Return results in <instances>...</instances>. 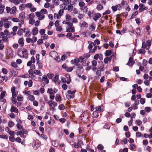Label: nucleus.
Listing matches in <instances>:
<instances>
[{
  "label": "nucleus",
  "mask_w": 152,
  "mask_h": 152,
  "mask_svg": "<svg viewBox=\"0 0 152 152\" xmlns=\"http://www.w3.org/2000/svg\"><path fill=\"white\" fill-rule=\"evenodd\" d=\"M15 87L14 86H12L11 89V91L12 93V97L13 98H15L18 94V92L15 91Z\"/></svg>",
  "instance_id": "3"
},
{
  "label": "nucleus",
  "mask_w": 152,
  "mask_h": 152,
  "mask_svg": "<svg viewBox=\"0 0 152 152\" xmlns=\"http://www.w3.org/2000/svg\"><path fill=\"white\" fill-rule=\"evenodd\" d=\"M53 76L54 75L53 74L48 73L47 74V76H48V78L50 79H52L53 77Z\"/></svg>",
  "instance_id": "48"
},
{
  "label": "nucleus",
  "mask_w": 152,
  "mask_h": 152,
  "mask_svg": "<svg viewBox=\"0 0 152 152\" xmlns=\"http://www.w3.org/2000/svg\"><path fill=\"white\" fill-rule=\"evenodd\" d=\"M73 9V6L72 5L70 4L68 6L67 10L69 11H71Z\"/></svg>",
  "instance_id": "46"
},
{
  "label": "nucleus",
  "mask_w": 152,
  "mask_h": 152,
  "mask_svg": "<svg viewBox=\"0 0 152 152\" xmlns=\"http://www.w3.org/2000/svg\"><path fill=\"white\" fill-rule=\"evenodd\" d=\"M105 129L109 130L110 127V126L108 124L105 123V125L103 126Z\"/></svg>",
  "instance_id": "27"
},
{
  "label": "nucleus",
  "mask_w": 152,
  "mask_h": 152,
  "mask_svg": "<svg viewBox=\"0 0 152 152\" xmlns=\"http://www.w3.org/2000/svg\"><path fill=\"white\" fill-rule=\"evenodd\" d=\"M120 4L123 7H124V6H125L126 7L127 6H128L127 1H124L123 0L122 1Z\"/></svg>",
  "instance_id": "17"
},
{
  "label": "nucleus",
  "mask_w": 152,
  "mask_h": 152,
  "mask_svg": "<svg viewBox=\"0 0 152 152\" xmlns=\"http://www.w3.org/2000/svg\"><path fill=\"white\" fill-rule=\"evenodd\" d=\"M64 106L63 104H61L58 106V108L60 110H63L64 109Z\"/></svg>",
  "instance_id": "59"
},
{
  "label": "nucleus",
  "mask_w": 152,
  "mask_h": 152,
  "mask_svg": "<svg viewBox=\"0 0 152 152\" xmlns=\"http://www.w3.org/2000/svg\"><path fill=\"white\" fill-rule=\"evenodd\" d=\"M136 124H137L138 126L140 125L142 123V121L140 120H137L136 121Z\"/></svg>",
  "instance_id": "53"
},
{
  "label": "nucleus",
  "mask_w": 152,
  "mask_h": 152,
  "mask_svg": "<svg viewBox=\"0 0 152 152\" xmlns=\"http://www.w3.org/2000/svg\"><path fill=\"white\" fill-rule=\"evenodd\" d=\"M96 9L98 10H100L103 9V7L102 4H99L97 6Z\"/></svg>",
  "instance_id": "28"
},
{
  "label": "nucleus",
  "mask_w": 152,
  "mask_h": 152,
  "mask_svg": "<svg viewBox=\"0 0 152 152\" xmlns=\"http://www.w3.org/2000/svg\"><path fill=\"white\" fill-rule=\"evenodd\" d=\"M10 111L11 112H14L18 113V110L16 107H15L13 105H12L10 109Z\"/></svg>",
  "instance_id": "9"
},
{
  "label": "nucleus",
  "mask_w": 152,
  "mask_h": 152,
  "mask_svg": "<svg viewBox=\"0 0 152 152\" xmlns=\"http://www.w3.org/2000/svg\"><path fill=\"white\" fill-rule=\"evenodd\" d=\"M81 27L83 26L84 27H87L88 26V24L85 21H83L80 26Z\"/></svg>",
  "instance_id": "29"
},
{
  "label": "nucleus",
  "mask_w": 152,
  "mask_h": 152,
  "mask_svg": "<svg viewBox=\"0 0 152 152\" xmlns=\"http://www.w3.org/2000/svg\"><path fill=\"white\" fill-rule=\"evenodd\" d=\"M136 137L137 138L140 137L141 136L142 134L141 132H137L136 133Z\"/></svg>",
  "instance_id": "54"
},
{
  "label": "nucleus",
  "mask_w": 152,
  "mask_h": 152,
  "mask_svg": "<svg viewBox=\"0 0 152 152\" xmlns=\"http://www.w3.org/2000/svg\"><path fill=\"white\" fill-rule=\"evenodd\" d=\"M14 125V123L11 121H10L8 122V126L10 128H11L13 127Z\"/></svg>",
  "instance_id": "35"
},
{
  "label": "nucleus",
  "mask_w": 152,
  "mask_h": 152,
  "mask_svg": "<svg viewBox=\"0 0 152 152\" xmlns=\"http://www.w3.org/2000/svg\"><path fill=\"white\" fill-rule=\"evenodd\" d=\"M23 31V29L22 28H20L17 32V34L19 36L22 35Z\"/></svg>",
  "instance_id": "30"
},
{
  "label": "nucleus",
  "mask_w": 152,
  "mask_h": 152,
  "mask_svg": "<svg viewBox=\"0 0 152 152\" xmlns=\"http://www.w3.org/2000/svg\"><path fill=\"white\" fill-rule=\"evenodd\" d=\"M136 23L138 24L139 25L141 23L140 19L138 18H136L135 19Z\"/></svg>",
  "instance_id": "49"
},
{
  "label": "nucleus",
  "mask_w": 152,
  "mask_h": 152,
  "mask_svg": "<svg viewBox=\"0 0 152 152\" xmlns=\"http://www.w3.org/2000/svg\"><path fill=\"white\" fill-rule=\"evenodd\" d=\"M25 6L26 7L30 8L32 7V4L31 3H28L25 5Z\"/></svg>",
  "instance_id": "62"
},
{
  "label": "nucleus",
  "mask_w": 152,
  "mask_h": 152,
  "mask_svg": "<svg viewBox=\"0 0 152 152\" xmlns=\"http://www.w3.org/2000/svg\"><path fill=\"white\" fill-rule=\"evenodd\" d=\"M93 45L95 46V44H94L93 42H91V43L89 45L88 47V48L89 50H91L93 48Z\"/></svg>",
  "instance_id": "32"
},
{
  "label": "nucleus",
  "mask_w": 152,
  "mask_h": 152,
  "mask_svg": "<svg viewBox=\"0 0 152 152\" xmlns=\"http://www.w3.org/2000/svg\"><path fill=\"white\" fill-rule=\"evenodd\" d=\"M19 9L21 11L23 10L24 9V4H22L20 5L19 6Z\"/></svg>",
  "instance_id": "50"
},
{
  "label": "nucleus",
  "mask_w": 152,
  "mask_h": 152,
  "mask_svg": "<svg viewBox=\"0 0 152 152\" xmlns=\"http://www.w3.org/2000/svg\"><path fill=\"white\" fill-rule=\"evenodd\" d=\"M111 9L114 12L118 10L116 5L115 6H112L111 7Z\"/></svg>",
  "instance_id": "61"
},
{
  "label": "nucleus",
  "mask_w": 152,
  "mask_h": 152,
  "mask_svg": "<svg viewBox=\"0 0 152 152\" xmlns=\"http://www.w3.org/2000/svg\"><path fill=\"white\" fill-rule=\"evenodd\" d=\"M81 121L84 123H86L88 121L89 115L86 111L83 112L80 116Z\"/></svg>",
  "instance_id": "1"
},
{
  "label": "nucleus",
  "mask_w": 152,
  "mask_h": 152,
  "mask_svg": "<svg viewBox=\"0 0 152 152\" xmlns=\"http://www.w3.org/2000/svg\"><path fill=\"white\" fill-rule=\"evenodd\" d=\"M15 141L18 143H20L21 142V139L20 137H18L15 139Z\"/></svg>",
  "instance_id": "63"
},
{
  "label": "nucleus",
  "mask_w": 152,
  "mask_h": 152,
  "mask_svg": "<svg viewBox=\"0 0 152 152\" xmlns=\"http://www.w3.org/2000/svg\"><path fill=\"white\" fill-rule=\"evenodd\" d=\"M99 69H100V71L102 72H103L104 70V66L103 64V63L102 62L101 64V66L99 67Z\"/></svg>",
  "instance_id": "37"
},
{
  "label": "nucleus",
  "mask_w": 152,
  "mask_h": 152,
  "mask_svg": "<svg viewBox=\"0 0 152 152\" xmlns=\"http://www.w3.org/2000/svg\"><path fill=\"white\" fill-rule=\"evenodd\" d=\"M24 40L23 38H21L18 40V43L21 47H23L24 45Z\"/></svg>",
  "instance_id": "8"
},
{
  "label": "nucleus",
  "mask_w": 152,
  "mask_h": 152,
  "mask_svg": "<svg viewBox=\"0 0 152 152\" xmlns=\"http://www.w3.org/2000/svg\"><path fill=\"white\" fill-rule=\"evenodd\" d=\"M55 100L56 101L58 102H59L61 101V97L59 94H56L55 97Z\"/></svg>",
  "instance_id": "18"
},
{
  "label": "nucleus",
  "mask_w": 152,
  "mask_h": 152,
  "mask_svg": "<svg viewBox=\"0 0 152 152\" xmlns=\"http://www.w3.org/2000/svg\"><path fill=\"white\" fill-rule=\"evenodd\" d=\"M66 19L68 21L70 20L71 19V16L69 14H66Z\"/></svg>",
  "instance_id": "45"
},
{
  "label": "nucleus",
  "mask_w": 152,
  "mask_h": 152,
  "mask_svg": "<svg viewBox=\"0 0 152 152\" xmlns=\"http://www.w3.org/2000/svg\"><path fill=\"white\" fill-rule=\"evenodd\" d=\"M81 59L82 60L80 61V62H82L84 59V58H82V57H80L78 59L77 58H74L73 61L75 62V64H76V63H79L80 62V59Z\"/></svg>",
  "instance_id": "11"
},
{
  "label": "nucleus",
  "mask_w": 152,
  "mask_h": 152,
  "mask_svg": "<svg viewBox=\"0 0 152 152\" xmlns=\"http://www.w3.org/2000/svg\"><path fill=\"white\" fill-rule=\"evenodd\" d=\"M140 102L141 104H143L145 103V99L144 98H141L140 99Z\"/></svg>",
  "instance_id": "40"
},
{
  "label": "nucleus",
  "mask_w": 152,
  "mask_h": 152,
  "mask_svg": "<svg viewBox=\"0 0 152 152\" xmlns=\"http://www.w3.org/2000/svg\"><path fill=\"white\" fill-rule=\"evenodd\" d=\"M11 23V21H8L7 23H4V27L7 29L9 28L10 23Z\"/></svg>",
  "instance_id": "25"
},
{
  "label": "nucleus",
  "mask_w": 152,
  "mask_h": 152,
  "mask_svg": "<svg viewBox=\"0 0 152 152\" xmlns=\"http://www.w3.org/2000/svg\"><path fill=\"white\" fill-rule=\"evenodd\" d=\"M53 80L54 82L56 83H57L58 84H60L59 79L58 75H56L55 76Z\"/></svg>",
  "instance_id": "10"
},
{
  "label": "nucleus",
  "mask_w": 152,
  "mask_h": 152,
  "mask_svg": "<svg viewBox=\"0 0 152 152\" xmlns=\"http://www.w3.org/2000/svg\"><path fill=\"white\" fill-rule=\"evenodd\" d=\"M91 63L92 66L95 67L97 65V62L96 60H93L92 61Z\"/></svg>",
  "instance_id": "41"
},
{
  "label": "nucleus",
  "mask_w": 152,
  "mask_h": 152,
  "mask_svg": "<svg viewBox=\"0 0 152 152\" xmlns=\"http://www.w3.org/2000/svg\"><path fill=\"white\" fill-rule=\"evenodd\" d=\"M112 52L110 50H106L105 53V55L106 56H109L112 53Z\"/></svg>",
  "instance_id": "23"
},
{
  "label": "nucleus",
  "mask_w": 152,
  "mask_h": 152,
  "mask_svg": "<svg viewBox=\"0 0 152 152\" xmlns=\"http://www.w3.org/2000/svg\"><path fill=\"white\" fill-rule=\"evenodd\" d=\"M38 33V30L37 27H35L33 28L32 31V33L33 35H37Z\"/></svg>",
  "instance_id": "7"
},
{
  "label": "nucleus",
  "mask_w": 152,
  "mask_h": 152,
  "mask_svg": "<svg viewBox=\"0 0 152 152\" xmlns=\"http://www.w3.org/2000/svg\"><path fill=\"white\" fill-rule=\"evenodd\" d=\"M29 99L31 101H33L35 99V97L33 95H29L28 96Z\"/></svg>",
  "instance_id": "38"
},
{
  "label": "nucleus",
  "mask_w": 152,
  "mask_h": 152,
  "mask_svg": "<svg viewBox=\"0 0 152 152\" xmlns=\"http://www.w3.org/2000/svg\"><path fill=\"white\" fill-rule=\"evenodd\" d=\"M47 92L49 93L50 94H54L53 90L52 88H48V89Z\"/></svg>",
  "instance_id": "34"
},
{
  "label": "nucleus",
  "mask_w": 152,
  "mask_h": 152,
  "mask_svg": "<svg viewBox=\"0 0 152 152\" xmlns=\"http://www.w3.org/2000/svg\"><path fill=\"white\" fill-rule=\"evenodd\" d=\"M146 43L147 44V46L149 47L151 45V42L150 40L148 39L146 42Z\"/></svg>",
  "instance_id": "64"
},
{
  "label": "nucleus",
  "mask_w": 152,
  "mask_h": 152,
  "mask_svg": "<svg viewBox=\"0 0 152 152\" xmlns=\"http://www.w3.org/2000/svg\"><path fill=\"white\" fill-rule=\"evenodd\" d=\"M95 110L96 111L98 112H99V113L102 112L103 111V109L101 108L100 106H98L96 107H95Z\"/></svg>",
  "instance_id": "20"
},
{
  "label": "nucleus",
  "mask_w": 152,
  "mask_h": 152,
  "mask_svg": "<svg viewBox=\"0 0 152 152\" xmlns=\"http://www.w3.org/2000/svg\"><path fill=\"white\" fill-rule=\"evenodd\" d=\"M66 31L67 32H74L75 31V28L73 27L71 28L67 27Z\"/></svg>",
  "instance_id": "16"
},
{
  "label": "nucleus",
  "mask_w": 152,
  "mask_h": 152,
  "mask_svg": "<svg viewBox=\"0 0 152 152\" xmlns=\"http://www.w3.org/2000/svg\"><path fill=\"white\" fill-rule=\"evenodd\" d=\"M136 146L134 144H131L130 145L129 149L131 150H133V149L135 148Z\"/></svg>",
  "instance_id": "47"
},
{
  "label": "nucleus",
  "mask_w": 152,
  "mask_h": 152,
  "mask_svg": "<svg viewBox=\"0 0 152 152\" xmlns=\"http://www.w3.org/2000/svg\"><path fill=\"white\" fill-rule=\"evenodd\" d=\"M5 7L4 6L2 5L1 3H0V10L1 11V12H3L4 9Z\"/></svg>",
  "instance_id": "39"
},
{
  "label": "nucleus",
  "mask_w": 152,
  "mask_h": 152,
  "mask_svg": "<svg viewBox=\"0 0 152 152\" xmlns=\"http://www.w3.org/2000/svg\"><path fill=\"white\" fill-rule=\"evenodd\" d=\"M11 100L12 102L14 104H16L17 102V100L15 98H13L12 97L11 98Z\"/></svg>",
  "instance_id": "58"
},
{
  "label": "nucleus",
  "mask_w": 152,
  "mask_h": 152,
  "mask_svg": "<svg viewBox=\"0 0 152 152\" xmlns=\"http://www.w3.org/2000/svg\"><path fill=\"white\" fill-rule=\"evenodd\" d=\"M16 7L14 6L13 7L11 11V14H14L16 12Z\"/></svg>",
  "instance_id": "31"
},
{
  "label": "nucleus",
  "mask_w": 152,
  "mask_h": 152,
  "mask_svg": "<svg viewBox=\"0 0 152 152\" xmlns=\"http://www.w3.org/2000/svg\"><path fill=\"white\" fill-rule=\"evenodd\" d=\"M6 93V92L5 91H3L1 92L0 95V101H1V100L3 99Z\"/></svg>",
  "instance_id": "19"
},
{
  "label": "nucleus",
  "mask_w": 152,
  "mask_h": 152,
  "mask_svg": "<svg viewBox=\"0 0 152 152\" xmlns=\"http://www.w3.org/2000/svg\"><path fill=\"white\" fill-rule=\"evenodd\" d=\"M146 44L145 42H142V48L143 49H145L146 48Z\"/></svg>",
  "instance_id": "60"
},
{
  "label": "nucleus",
  "mask_w": 152,
  "mask_h": 152,
  "mask_svg": "<svg viewBox=\"0 0 152 152\" xmlns=\"http://www.w3.org/2000/svg\"><path fill=\"white\" fill-rule=\"evenodd\" d=\"M144 5L142 4H140L139 5L140 8L139 9V11L140 12H142L145 10H147L148 7H145Z\"/></svg>",
  "instance_id": "4"
},
{
  "label": "nucleus",
  "mask_w": 152,
  "mask_h": 152,
  "mask_svg": "<svg viewBox=\"0 0 152 152\" xmlns=\"http://www.w3.org/2000/svg\"><path fill=\"white\" fill-rule=\"evenodd\" d=\"M26 41L28 43H29L30 42L33 43V40L31 38H27L26 39Z\"/></svg>",
  "instance_id": "55"
},
{
  "label": "nucleus",
  "mask_w": 152,
  "mask_h": 152,
  "mask_svg": "<svg viewBox=\"0 0 152 152\" xmlns=\"http://www.w3.org/2000/svg\"><path fill=\"white\" fill-rule=\"evenodd\" d=\"M138 11H136L135 12H133L132 13V15L130 18V19H133L134 18L135 16H136L138 14Z\"/></svg>",
  "instance_id": "24"
},
{
  "label": "nucleus",
  "mask_w": 152,
  "mask_h": 152,
  "mask_svg": "<svg viewBox=\"0 0 152 152\" xmlns=\"http://www.w3.org/2000/svg\"><path fill=\"white\" fill-rule=\"evenodd\" d=\"M136 33L138 35H140V28H137L136 29Z\"/></svg>",
  "instance_id": "56"
},
{
  "label": "nucleus",
  "mask_w": 152,
  "mask_h": 152,
  "mask_svg": "<svg viewBox=\"0 0 152 152\" xmlns=\"http://www.w3.org/2000/svg\"><path fill=\"white\" fill-rule=\"evenodd\" d=\"M36 58L37 60V64L38 65V69H42L43 67L41 61H39V54H37L36 56Z\"/></svg>",
  "instance_id": "2"
},
{
  "label": "nucleus",
  "mask_w": 152,
  "mask_h": 152,
  "mask_svg": "<svg viewBox=\"0 0 152 152\" xmlns=\"http://www.w3.org/2000/svg\"><path fill=\"white\" fill-rule=\"evenodd\" d=\"M83 144V142L79 140L77 143H75L74 144H73V145H74V146L75 148H79L80 145H81Z\"/></svg>",
  "instance_id": "5"
},
{
  "label": "nucleus",
  "mask_w": 152,
  "mask_h": 152,
  "mask_svg": "<svg viewBox=\"0 0 152 152\" xmlns=\"http://www.w3.org/2000/svg\"><path fill=\"white\" fill-rule=\"evenodd\" d=\"M75 64L77 68L79 69H82L83 68V65L80 64L79 63H76Z\"/></svg>",
  "instance_id": "26"
},
{
  "label": "nucleus",
  "mask_w": 152,
  "mask_h": 152,
  "mask_svg": "<svg viewBox=\"0 0 152 152\" xmlns=\"http://www.w3.org/2000/svg\"><path fill=\"white\" fill-rule=\"evenodd\" d=\"M19 18L23 20L25 18V13L24 12H22L19 14Z\"/></svg>",
  "instance_id": "22"
},
{
  "label": "nucleus",
  "mask_w": 152,
  "mask_h": 152,
  "mask_svg": "<svg viewBox=\"0 0 152 152\" xmlns=\"http://www.w3.org/2000/svg\"><path fill=\"white\" fill-rule=\"evenodd\" d=\"M101 14L99 13H96L95 14V16L93 17V19L94 21H96L99 18H100Z\"/></svg>",
  "instance_id": "6"
},
{
  "label": "nucleus",
  "mask_w": 152,
  "mask_h": 152,
  "mask_svg": "<svg viewBox=\"0 0 152 152\" xmlns=\"http://www.w3.org/2000/svg\"><path fill=\"white\" fill-rule=\"evenodd\" d=\"M11 65L12 67L14 68H16L18 67V66L16 64V63L15 62H12L11 64Z\"/></svg>",
  "instance_id": "52"
},
{
  "label": "nucleus",
  "mask_w": 152,
  "mask_h": 152,
  "mask_svg": "<svg viewBox=\"0 0 152 152\" xmlns=\"http://www.w3.org/2000/svg\"><path fill=\"white\" fill-rule=\"evenodd\" d=\"M53 2L56 5H58L59 4V1L58 0H53Z\"/></svg>",
  "instance_id": "44"
},
{
  "label": "nucleus",
  "mask_w": 152,
  "mask_h": 152,
  "mask_svg": "<svg viewBox=\"0 0 152 152\" xmlns=\"http://www.w3.org/2000/svg\"><path fill=\"white\" fill-rule=\"evenodd\" d=\"M98 112L96 111H94L93 113L92 114V117L94 118H96L99 116Z\"/></svg>",
  "instance_id": "15"
},
{
  "label": "nucleus",
  "mask_w": 152,
  "mask_h": 152,
  "mask_svg": "<svg viewBox=\"0 0 152 152\" xmlns=\"http://www.w3.org/2000/svg\"><path fill=\"white\" fill-rule=\"evenodd\" d=\"M45 29H41L39 31V33L41 35H43L45 34Z\"/></svg>",
  "instance_id": "36"
},
{
  "label": "nucleus",
  "mask_w": 152,
  "mask_h": 152,
  "mask_svg": "<svg viewBox=\"0 0 152 152\" xmlns=\"http://www.w3.org/2000/svg\"><path fill=\"white\" fill-rule=\"evenodd\" d=\"M73 70V67H72L70 66L67 67L66 71L68 72H72Z\"/></svg>",
  "instance_id": "33"
},
{
  "label": "nucleus",
  "mask_w": 152,
  "mask_h": 152,
  "mask_svg": "<svg viewBox=\"0 0 152 152\" xmlns=\"http://www.w3.org/2000/svg\"><path fill=\"white\" fill-rule=\"evenodd\" d=\"M42 80L45 81L46 84H47L49 83V80L48 79L47 76L46 75L43 76Z\"/></svg>",
  "instance_id": "13"
},
{
  "label": "nucleus",
  "mask_w": 152,
  "mask_h": 152,
  "mask_svg": "<svg viewBox=\"0 0 152 152\" xmlns=\"http://www.w3.org/2000/svg\"><path fill=\"white\" fill-rule=\"evenodd\" d=\"M8 79L7 76H2L0 75V83H1L4 80L6 81Z\"/></svg>",
  "instance_id": "14"
},
{
  "label": "nucleus",
  "mask_w": 152,
  "mask_h": 152,
  "mask_svg": "<svg viewBox=\"0 0 152 152\" xmlns=\"http://www.w3.org/2000/svg\"><path fill=\"white\" fill-rule=\"evenodd\" d=\"M43 42V39H40L38 40V41H37V43L38 44L40 45L42 44Z\"/></svg>",
  "instance_id": "51"
},
{
  "label": "nucleus",
  "mask_w": 152,
  "mask_h": 152,
  "mask_svg": "<svg viewBox=\"0 0 152 152\" xmlns=\"http://www.w3.org/2000/svg\"><path fill=\"white\" fill-rule=\"evenodd\" d=\"M28 51L26 49H25L23 51H22V53L23 55L22 56V57L24 58L26 57V58H27L28 53H27Z\"/></svg>",
  "instance_id": "12"
},
{
  "label": "nucleus",
  "mask_w": 152,
  "mask_h": 152,
  "mask_svg": "<svg viewBox=\"0 0 152 152\" xmlns=\"http://www.w3.org/2000/svg\"><path fill=\"white\" fill-rule=\"evenodd\" d=\"M95 28V27L93 25H91L89 27V29L92 31L94 30Z\"/></svg>",
  "instance_id": "57"
},
{
  "label": "nucleus",
  "mask_w": 152,
  "mask_h": 152,
  "mask_svg": "<svg viewBox=\"0 0 152 152\" xmlns=\"http://www.w3.org/2000/svg\"><path fill=\"white\" fill-rule=\"evenodd\" d=\"M99 150H102L103 149L104 147L103 145L101 144H99L97 146Z\"/></svg>",
  "instance_id": "43"
},
{
  "label": "nucleus",
  "mask_w": 152,
  "mask_h": 152,
  "mask_svg": "<svg viewBox=\"0 0 152 152\" xmlns=\"http://www.w3.org/2000/svg\"><path fill=\"white\" fill-rule=\"evenodd\" d=\"M10 140L12 142H14L15 140V137L13 136H10L9 137Z\"/></svg>",
  "instance_id": "42"
},
{
  "label": "nucleus",
  "mask_w": 152,
  "mask_h": 152,
  "mask_svg": "<svg viewBox=\"0 0 152 152\" xmlns=\"http://www.w3.org/2000/svg\"><path fill=\"white\" fill-rule=\"evenodd\" d=\"M134 58L132 57H130L129 60L128 62L131 64V66H132L134 64L135 62L133 61Z\"/></svg>",
  "instance_id": "21"
}]
</instances>
